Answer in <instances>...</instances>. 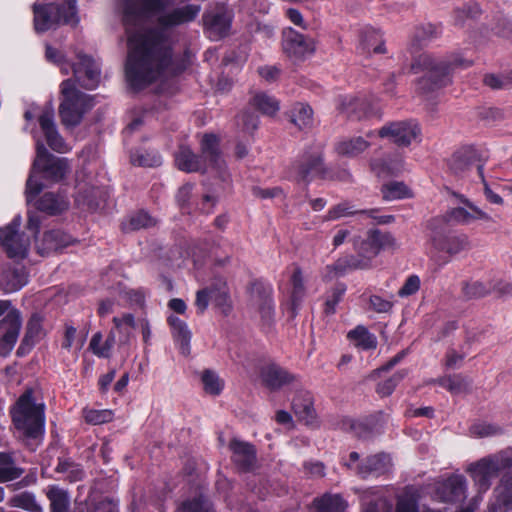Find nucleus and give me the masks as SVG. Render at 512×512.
<instances>
[{
    "mask_svg": "<svg viewBox=\"0 0 512 512\" xmlns=\"http://www.w3.org/2000/svg\"><path fill=\"white\" fill-rule=\"evenodd\" d=\"M461 201L470 209V211L464 207L453 208L447 213L446 216L443 217L446 219V223L448 221H455L461 224H470L473 220L476 219H481L488 222L493 221L491 216L473 205L468 199L461 197Z\"/></svg>",
    "mask_w": 512,
    "mask_h": 512,
    "instance_id": "nucleus-25",
    "label": "nucleus"
},
{
    "mask_svg": "<svg viewBox=\"0 0 512 512\" xmlns=\"http://www.w3.org/2000/svg\"><path fill=\"white\" fill-rule=\"evenodd\" d=\"M470 431L478 437H487L497 435L502 432L501 428L489 423H475L471 426Z\"/></svg>",
    "mask_w": 512,
    "mask_h": 512,
    "instance_id": "nucleus-63",
    "label": "nucleus"
},
{
    "mask_svg": "<svg viewBox=\"0 0 512 512\" xmlns=\"http://www.w3.org/2000/svg\"><path fill=\"white\" fill-rule=\"evenodd\" d=\"M250 104L267 116H274L280 109L278 100L264 92L256 93L250 99Z\"/></svg>",
    "mask_w": 512,
    "mask_h": 512,
    "instance_id": "nucleus-40",
    "label": "nucleus"
},
{
    "mask_svg": "<svg viewBox=\"0 0 512 512\" xmlns=\"http://www.w3.org/2000/svg\"><path fill=\"white\" fill-rule=\"evenodd\" d=\"M420 133L421 129L416 122L405 120L385 124L379 129L378 136L389 139L399 147H407Z\"/></svg>",
    "mask_w": 512,
    "mask_h": 512,
    "instance_id": "nucleus-14",
    "label": "nucleus"
},
{
    "mask_svg": "<svg viewBox=\"0 0 512 512\" xmlns=\"http://www.w3.org/2000/svg\"><path fill=\"white\" fill-rule=\"evenodd\" d=\"M228 447L232 452L231 461L238 471L248 473L257 468V451L253 444L234 438Z\"/></svg>",
    "mask_w": 512,
    "mask_h": 512,
    "instance_id": "nucleus-18",
    "label": "nucleus"
},
{
    "mask_svg": "<svg viewBox=\"0 0 512 512\" xmlns=\"http://www.w3.org/2000/svg\"><path fill=\"white\" fill-rule=\"evenodd\" d=\"M393 467L391 456L385 452L367 456L357 466V474L361 478H367L370 475L382 476L388 474Z\"/></svg>",
    "mask_w": 512,
    "mask_h": 512,
    "instance_id": "nucleus-21",
    "label": "nucleus"
},
{
    "mask_svg": "<svg viewBox=\"0 0 512 512\" xmlns=\"http://www.w3.org/2000/svg\"><path fill=\"white\" fill-rule=\"evenodd\" d=\"M350 428L360 439H368L382 432V426L375 418L352 422Z\"/></svg>",
    "mask_w": 512,
    "mask_h": 512,
    "instance_id": "nucleus-42",
    "label": "nucleus"
},
{
    "mask_svg": "<svg viewBox=\"0 0 512 512\" xmlns=\"http://www.w3.org/2000/svg\"><path fill=\"white\" fill-rule=\"evenodd\" d=\"M327 169L323 159V146L309 147L290 168V176L297 182L310 183L315 178H324Z\"/></svg>",
    "mask_w": 512,
    "mask_h": 512,
    "instance_id": "nucleus-9",
    "label": "nucleus"
},
{
    "mask_svg": "<svg viewBox=\"0 0 512 512\" xmlns=\"http://www.w3.org/2000/svg\"><path fill=\"white\" fill-rule=\"evenodd\" d=\"M38 121L48 146L58 153L66 152L65 141L58 133L54 121V109L51 103L45 106Z\"/></svg>",
    "mask_w": 512,
    "mask_h": 512,
    "instance_id": "nucleus-19",
    "label": "nucleus"
},
{
    "mask_svg": "<svg viewBox=\"0 0 512 512\" xmlns=\"http://www.w3.org/2000/svg\"><path fill=\"white\" fill-rule=\"evenodd\" d=\"M129 225L131 230H138L155 225V221L147 212L140 211L131 216Z\"/></svg>",
    "mask_w": 512,
    "mask_h": 512,
    "instance_id": "nucleus-61",
    "label": "nucleus"
},
{
    "mask_svg": "<svg viewBox=\"0 0 512 512\" xmlns=\"http://www.w3.org/2000/svg\"><path fill=\"white\" fill-rule=\"evenodd\" d=\"M381 192L383 199L387 201L412 196L410 189L403 182L399 181H391L384 184L381 188Z\"/></svg>",
    "mask_w": 512,
    "mask_h": 512,
    "instance_id": "nucleus-46",
    "label": "nucleus"
},
{
    "mask_svg": "<svg viewBox=\"0 0 512 512\" xmlns=\"http://www.w3.org/2000/svg\"><path fill=\"white\" fill-rule=\"evenodd\" d=\"M282 46L285 54L294 61H302L315 51L313 39L292 28L283 31Z\"/></svg>",
    "mask_w": 512,
    "mask_h": 512,
    "instance_id": "nucleus-16",
    "label": "nucleus"
},
{
    "mask_svg": "<svg viewBox=\"0 0 512 512\" xmlns=\"http://www.w3.org/2000/svg\"><path fill=\"white\" fill-rule=\"evenodd\" d=\"M34 29L43 33L61 24L77 25L76 0H67L62 3H47L33 5Z\"/></svg>",
    "mask_w": 512,
    "mask_h": 512,
    "instance_id": "nucleus-8",
    "label": "nucleus"
},
{
    "mask_svg": "<svg viewBox=\"0 0 512 512\" xmlns=\"http://www.w3.org/2000/svg\"><path fill=\"white\" fill-rule=\"evenodd\" d=\"M437 382L452 394L466 393L470 389V381L462 375L443 377Z\"/></svg>",
    "mask_w": 512,
    "mask_h": 512,
    "instance_id": "nucleus-47",
    "label": "nucleus"
},
{
    "mask_svg": "<svg viewBox=\"0 0 512 512\" xmlns=\"http://www.w3.org/2000/svg\"><path fill=\"white\" fill-rule=\"evenodd\" d=\"M72 242L73 239L69 234L57 229L50 230L44 233L39 249L42 254H49L70 245Z\"/></svg>",
    "mask_w": 512,
    "mask_h": 512,
    "instance_id": "nucleus-31",
    "label": "nucleus"
},
{
    "mask_svg": "<svg viewBox=\"0 0 512 512\" xmlns=\"http://www.w3.org/2000/svg\"><path fill=\"white\" fill-rule=\"evenodd\" d=\"M202 383L206 393L211 395H218L223 389V381L218 377V375L211 371L205 370L202 374Z\"/></svg>",
    "mask_w": 512,
    "mask_h": 512,
    "instance_id": "nucleus-55",
    "label": "nucleus"
},
{
    "mask_svg": "<svg viewBox=\"0 0 512 512\" xmlns=\"http://www.w3.org/2000/svg\"><path fill=\"white\" fill-rule=\"evenodd\" d=\"M22 326L21 313L18 309L10 310L0 321V356H7L17 342Z\"/></svg>",
    "mask_w": 512,
    "mask_h": 512,
    "instance_id": "nucleus-17",
    "label": "nucleus"
},
{
    "mask_svg": "<svg viewBox=\"0 0 512 512\" xmlns=\"http://www.w3.org/2000/svg\"><path fill=\"white\" fill-rule=\"evenodd\" d=\"M345 292L346 285L344 283H337L329 290L324 303V313L327 316L336 312V306L342 300Z\"/></svg>",
    "mask_w": 512,
    "mask_h": 512,
    "instance_id": "nucleus-52",
    "label": "nucleus"
},
{
    "mask_svg": "<svg viewBox=\"0 0 512 512\" xmlns=\"http://www.w3.org/2000/svg\"><path fill=\"white\" fill-rule=\"evenodd\" d=\"M511 467L512 452L510 450H502L472 463L467 469V472L470 473L474 484L478 489V495L472 499L471 504L466 508L460 509L458 512H474L478 508V501L482 499L480 494L486 492L490 488L492 480L500 471Z\"/></svg>",
    "mask_w": 512,
    "mask_h": 512,
    "instance_id": "nucleus-5",
    "label": "nucleus"
},
{
    "mask_svg": "<svg viewBox=\"0 0 512 512\" xmlns=\"http://www.w3.org/2000/svg\"><path fill=\"white\" fill-rule=\"evenodd\" d=\"M177 167L185 172H205L207 167L224 178L226 164L219 148V138L214 134H204L201 140V154H195L189 147L181 146L175 156Z\"/></svg>",
    "mask_w": 512,
    "mask_h": 512,
    "instance_id": "nucleus-4",
    "label": "nucleus"
},
{
    "mask_svg": "<svg viewBox=\"0 0 512 512\" xmlns=\"http://www.w3.org/2000/svg\"><path fill=\"white\" fill-rule=\"evenodd\" d=\"M422 489L413 485L406 486L397 498L395 512H419Z\"/></svg>",
    "mask_w": 512,
    "mask_h": 512,
    "instance_id": "nucleus-32",
    "label": "nucleus"
},
{
    "mask_svg": "<svg viewBox=\"0 0 512 512\" xmlns=\"http://www.w3.org/2000/svg\"><path fill=\"white\" fill-rule=\"evenodd\" d=\"M354 246L358 253L357 256L361 260H367L368 268H370L371 260L379 254L377 247L373 244L370 237L367 235L366 239L355 240Z\"/></svg>",
    "mask_w": 512,
    "mask_h": 512,
    "instance_id": "nucleus-54",
    "label": "nucleus"
},
{
    "mask_svg": "<svg viewBox=\"0 0 512 512\" xmlns=\"http://www.w3.org/2000/svg\"><path fill=\"white\" fill-rule=\"evenodd\" d=\"M61 95L59 116L62 124L67 127L78 126L84 115L94 106V97L77 89L72 79L61 83Z\"/></svg>",
    "mask_w": 512,
    "mask_h": 512,
    "instance_id": "nucleus-7",
    "label": "nucleus"
},
{
    "mask_svg": "<svg viewBox=\"0 0 512 512\" xmlns=\"http://www.w3.org/2000/svg\"><path fill=\"white\" fill-rule=\"evenodd\" d=\"M171 4L172 0H116L128 42L125 75L134 91L184 70L173 59L167 30L194 21L201 7L187 4L166 11Z\"/></svg>",
    "mask_w": 512,
    "mask_h": 512,
    "instance_id": "nucleus-1",
    "label": "nucleus"
},
{
    "mask_svg": "<svg viewBox=\"0 0 512 512\" xmlns=\"http://www.w3.org/2000/svg\"><path fill=\"white\" fill-rule=\"evenodd\" d=\"M42 318L38 314H33L27 322L24 337L37 342L42 333Z\"/></svg>",
    "mask_w": 512,
    "mask_h": 512,
    "instance_id": "nucleus-59",
    "label": "nucleus"
},
{
    "mask_svg": "<svg viewBox=\"0 0 512 512\" xmlns=\"http://www.w3.org/2000/svg\"><path fill=\"white\" fill-rule=\"evenodd\" d=\"M472 61L459 54H452L443 59H436L428 53L413 56L411 70L414 73L427 71L416 82V93L430 99L434 92L451 83V72L456 68H468Z\"/></svg>",
    "mask_w": 512,
    "mask_h": 512,
    "instance_id": "nucleus-2",
    "label": "nucleus"
},
{
    "mask_svg": "<svg viewBox=\"0 0 512 512\" xmlns=\"http://www.w3.org/2000/svg\"><path fill=\"white\" fill-rule=\"evenodd\" d=\"M77 63H73L72 72L75 83L87 90L95 89L101 78V69L99 63L90 55L78 51L76 53Z\"/></svg>",
    "mask_w": 512,
    "mask_h": 512,
    "instance_id": "nucleus-12",
    "label": "nucleus"
},
{
    "mask_svg": "<svg viewBox=\"0 0 512 512\" xmlns=\"http://www.w3.org/2000/svg\"><path fill=\"white\" fill-rule=\"evenodd\" d=\"M467 483L463 475L454 474L433 485V498L442 503H461L466 497Z\"/></svg>",
    "mask_w": 512,
    "mask_h": 512,
    "instance_id": "nucleus-13",
    "label": "nucleus"
},
{
    "mask_svg": "<svg viewBox=\"0 0 512 512\" xmlns=\"http://www.w3.org/2000/svg\"><path fill=\"white\" fill-rule=\"evenodd\" d=\"M292 290H291V303H290V309H291V316L295 317L296 311L301 305L305 294H306V288L304 285V277L302 274V270L300 267H295L294 271L290 278Z\"/></svg>",
    "mask_w": 512,
    "mask_h": 512,
    "instance_id": "nucleus-35",
    "label": "nucleus"
},
{
    "mask_svg": "<svg viewBox=\"0 0 512 512\" xmlns=\"http://www.w3.org/2000/svg\"><path fill=\"white\" fill-rule=\"evenodd\" d=\"M348 338L355 341L357 346L365 350L374 349L377 345L375 336L364 326H357L355 329L351 330L348 333Z\"/></svg>",
    "mask_w": 512,
    "mask_h": 512,
    "instance_id": "nucleus-48",
    "label": "nucleus"
},
{
    "mask_svg": "<svg viewBox=\"0 0 512 512\" xmlns=\"http://www.w3.org/2000/svg\"><path fill=\"white\" fill-rule=\"evenodd\" d=\"M431 229V241L433 247L448 254L455 256L462 251L470 249V241L467 235L457 234L448 230L445 218H433L428 222Z\"/></svg>",
    "mask_w": 512,
    "mask_h": 512,
    "instance_id": "nucleus-10",
    "label": "nucleus"
},
{
    "mask_svg": "<svg viewBox=\"0 0 512 512\" xmlns=\"http://www.w3.org/2000/svg\"><path fill=\"white\" fill-rule=\"evenodd\" d=\"M479 162L476 150L465 147L456 151L448 161V167L455 176H464L470 168Z\"/></svg>",
    "mask_w": 512,
    "mask_h": 512,
    "instance_id": "nucleus-26",
    "label": "nucleus"
},
{
    "mask_svg": "<svg viewBox=\"0 0 512 512\" xmlns=\"http://www.w3.org/2000/svg\"><path fill=\"white\" fill-rule=\"evenodd\" d=\"M168 323L172 329V335L179 345L181 354L187 356L190 353L191 332L187 324L179 317L171 315L168 317Z\"/></svg>",
    "mask_w": 512,
    "mask_h": 512,
    "instance_id": "nucleus-30",
    "label": "nucleus"
},
{
    "mask_svg": "<svg viewBox=\"0 0 512 512\" xmlns=\"http://www.w3.org/2000/svg\"><path fill=\"white\" fill-rule=\"evenodd\" d=\"M28 282V275L23 265L19 263L5 264L0 271V288L5 293L20 290Z\"/></svg>",
    "mask_w": 512,
    "mask_h": 512,
    "instance_id": "nucleus-22",
    "label": "nucleus"
},
{
    "mask_svg": "<svg viewBox=\"0 0 512 512\" xmlns=\"http://www.w3.org/2000/svg\"><path fill=\"white\" fill-rule=\"evenodd\" d=\"M490 291V286L481 281H465L462 283V294L466 300L485 297Z\"/></svg>",
    "mask_w": 512,
    "mask_h": 512,
    "instance_id": "nucleus-51",
    "label": "nucleus"
},
{
    "mask_svg": "<svg viewBox=\"0 0 512 512\" xmlns=\"http://www.w3.org/2000/svg\"><path fill=\"white\" fill-rule=\"evenodd\" d=\"M69 206L66 198L53 192L44 193L36 202L37 210L49 215H57L67 210Z\"/></svg>",
    "mask_w": 512,
    "mask_h": 512,
    "instance_id": "nucleus-29",
    "label": "nucleus"
},
{
    "mask_svg": "<svg viewBox=\"0 0 512 512\" xmlns=\"http://www.w3.org/2000/svg\"><path fill=\"white\" fill-rule=\"evenodd\" d=\"M238 125L243 132L252 134L259 126V117L251 112H243L239 116Z\"/></svg>",
    "mask_w": 512,
    "mask_h": 512,
    "instance_id": "nucleus-62",
    "label": "nucleus"
},
{
    "mask_svg": "<svg viewBox=\"0 0 512 512\" xmlns=\"http://www.w3.org/2000/svg\"><path fill=\"white\" fill-rule=\"evenodd\" d=\"M420 278L417 275H410L398 291L399 297H408L415 294L420 288Z\"/></svg>",
    "mask_w": 512,
    "mask_h": 512,
    "instance_id": "nucleus-64",
    "label": "nucleus"
},
{
    "mask_svg": "<svg viewBox=\"0 0 512 512\" xmlns=\"http://www.w3.org/2000/svg\"><path fill=\"white\" fill-rule=\"evenodd\" d=\"M289 120L299 130H305L313 124V110L305 103L297 102L287 112Z\"/></svg>",
    "mask_w": 512,
    "mask_h": 512,
    "instance_id": "nucleus-34",
    "label": "nucleus"
},
{
    "mask_svg": "<svg viewBox=\"0 0 512 512\" xmlns=\"http://www.w3.org/2000/svg\"><path fill=\"white\" fill-rule=\"evenodd\" d=\"M46 497L50 502L51 512H68L70 495L67 490L57 485H50L46 490Z\"/></svg>",
    "mask_w": 512,
    "mask_h": 512,
    "instance_id": "nucleus-37",
    "label": "nucleus"
},
{
    "mask_svg": "<svg viewBox=\"0 0 512 512\" xmlns=\"http://www.w3.org/2000/svg\"><path fill=\"white\" fill-rule=\"evenodd\" d=\"M130 160L133 165L141 167H158L162 164V157L156 150H136L131 153Z\"/></svg>",
    "mask_w": 512,
    "mask_h": 512,
    "instance_id": "nucleus-43",
    "label": "nucleus"
},
{
    "mask_svg": "<svg viewBox=\"0 0 512 512\" xmlns=\"http://www.w3.org/2000/svg\"><path fill=\"white\" fill-rule=\"evenodd\" d=\"M368 236L377 247L378 252L382 249L393 247L395 245V239L390 233H383L376 229L370 230L368 232Z\"/></svg>",
    "mask_w": 512,
    "mask_h": 512,
    "instance_id": "nucleus-58",
    "label": "nucleus"
},
{
    "mask_svg": "<svg viewBox=\"0 0 512 512\" xmlns=\"http://www.w3.org/2000/svg\"><path fill=\"white\" fill-rule=\"evenodd\" d=\"M370 103L365 97L343 96L339 98L340 114L350 120H360L370 112Z\"/></svg>",
    "mask_w": 512,
    "mask_h": 512,
    "instance_id": "nucleus-24",
    "label": "nucleus"
},
{
    "mask_svg": "<svg viewBox=\"0 0 512 512\" xmlns=\"http://www.w3.org/2000/svg\"><path fill=\"white\" fill-rule=\"evenodd\" d=\"M292 407L299 420L304 421L307 425L314 422L315 410L310 397L294 399Z\"/></svg>",
    "mask_w": 512,
    "mask_h": 512,
    "instance_id": "nucleus-45",
    "label": "nucleus"
},
{
    "mask_svg": "<svg viewBox=\"0 0 512 512\" xmlns=\"http://www.w3.org/2000/svg\"><path fill=\"white\" fill-rule=\"evenodd\" d=\"M370 169L378 177L396 175L402 169V161L400 159L375 158L370 160Z\"/></svg>",
    "mask_w": 512,
    "mask_h": 512,
    "instance_id": "nucleus-39",
    "label": "nucleus"
},
{
    "mask_svg": "<svg viewBox=\"0 0 512 512\" xmlns=\"http://www.w3.org/2000/svg\"><path fill=\"white\" fill-rule=\"evenodd\" d=\"M361 38L363 49L367 52L373 51L377 54L385 53L384 40L379 30L372 27L365 28Z\"/></svg>",
    "mask_w": 512,
    "mask_h": 512,
    "instance_id": "nucleus-41",
    "label": "nucleus"
},
{
    "mask_svg": "<svg viewBox=\"0 0 512 512\" xmlns=\"http://www.w3.org/2000/svg\"><path fill=\"white\" fill-rule=\"evenodd\" d=\"M370 143L363 137H352L339 141L336 144V152L345 157H356L368 149Z\"/></svg>",
    "mask_w": 512,
    "mask_h": 512,
    "instance_id": "nucleus-36",
    "label": "nucleus"
},
{
    "mask_svg": "<svg viewBox=\"0 0 512 512\" xmlns=\"http://www.w3.org/2000/svg\"><path fill=\"white\" fill-rule=\"evenodd\" d=\"M261 378L265 386L271 390H278L298 381L296 374L274 363L261 370Z\"/></svg>",
    "mask_w": 512,
    "mask_h": 512,
    "instance_id": "nucleus-23",
    "label": "nucleus"
},
{
    "mask_svg": "<svg viewBox=\"0 0 512 512\" xmlns=\"http://www.w3.org/2000/svg\"><path fill=\"white\" fill-rule=\"evenodd\" d=\"M55 471L65 474V480L70 483L82 481L85 477V471L82 465L69 458H59Z\"/></svg>",
    "mask_w": 512,
    "mask_h": 512,
    "instance_id": "nucleus-38",
    "label": "nucleus"
},
{
    "mask_svg": "<svg viewBox=\"0 0 512 512\" xmlns=\"http://www.w3.org/2000/svg\"><path fill=\"white\" fill-rule=\"evenodd\" d=\"M44 410L43 403L34 401L32 390H26L12 410L13 423L25 437L36 439L44 433Z\"/></svg>",
    "mask_w": 512,
    "mask_h": 512,
    "instance_id": "nucleus-6",
    "label": "nucleus"
},
{
    "mask_svg": "<svg viewBox=\"0 0 512 512\" xmlns=\"http://www.w3.org/2000/svg\"><path fill=\"white\" fill-rule=\"evenodd\" d=\"M71 166L67 158L58 157L50 153L43 143L36 144V157L33 161L29 177L26 181V199L31 203L43 190L44 183L54 184L66 178Z\"/></svg>",
    "mask_w": 512,
    "mask_h": 512,
    "instance_id": "nucleus-3",
    "label": "nucleus"
},
{
    "mask_svg": "<svg viewBox=\"0 0 512 512\" xmlns=\"http://www.w3.org/2000/svg\"><path fill=\"white\" fill-rule=\"evenodd\" d=\"M495 503L491 505L490 512L498 509H512V471L504 473L494 489Z\"/></svg>",
    "mask_w": 512,
    "mask_h": 512,
    "instance_id": "nucleus-27",
    "label": "nucleus"
},
{
    "mask_svg": "<svg viewBox=\"0 0 512 512\" xmlns=\"http://www.w3.org/2000/svg\"><path fill=\"white\" fill-rule=\"evenodd\" d=\"M84 419L87 423L92 425H100L112 420L113 414L110 410H94L85 409L83 411Z\"/></svg>",
    "mask_w": 512,
    "mask_h": 512,
    "instance_id": "nucleus-56",
    "label": "nucleus"
},
{
    "mask_svg": "<svg viewBox=\"0 0 512 512\" xmlns=\"http://www.w3.org/2000/svg\"><path fill=\"white\" fill-rule=\"evenodd\" d=\"M361 214V210H357L349 202L339 203L333 206L327 213V220H336L341 217Z\"/></svg>",
    "mask_w": 512,
    "mask_h": 512,
    "instance_id": "nucleus-57",
    "label": "nucleus"
},
{
    "mask_svg": "<svg viewBox=\"0 0 512 512\" xmlns=\"http://www.w3.org/2000/svg\"><path fill=\"white\" fill-rule=\"evenodd\" d=\"M20 225L21 219L17 216L10 224L0 228V244L9 258L24 259L28 254L30 238L19 232Z\"/></svg>",
    "mask_w": 512,
    "mask_h": 512,
    "instance_id": "nucleus-11",
    "label": "nucleus"
},
{
    "mask_svg": "<svg viewBox=\"0 0 512 512\" xmlns=\"http://www.w3.org/2000/svg\"><path fill=\"white\" fill-rule=\"evenodd\" d=\"M363 512H392L393 503L379 490L370 488L361 495Z\"/></svg>",
    "mask_w": 512,
    "mask_h": 512,
    "instance_id": "nucleus-28",
    "label": "nucleus"
},
{
    "mask_svg": "<svg viewBox=\"0 0 512 512\" xmlns=\"http://www.w3.org/2000/svg\"><path fill=\"white\" fill-rule=\"evenodd\" d=\"M439 34L438 27L430 23L417 27L410 47L411 53L413 54L418 46L437 38Z\"/></svg>",
    "mask_w": 512,
    "mask_h": 512,
    "instance_id": "nucleus-44",
    "label": "nucleus"
},
{
    "mask_svg": "<svg viewBox=\"0 0 512 512\" xmlns=\"http://www.w3.org/2000/svg\"><path fill=\"white\" fill-rule=\"evenodd\" d=\"M407 376V370L402 369L395 372L390 378L379 382L376 387V392L381 397H387L393 393L398 384Z\"/></svg>",
    "mask_w": 512,
    "mask_h": 512,
    "instance_id": "nucleus-53",
    "label": "nucleus"
},
{
    "mask_svg": "<svg viewBox=\"0 0 512 512\" xmlns=\"http://www.w3.org/2000/svg\"><path fill=\"white\" fill-rule=\"evenodd\" d=\"M317 512H344L348 508L347 501L341 494L325 493L312 502Z\"/></svg>",
    "mask_w": 512,
    "mask_h": 512,
    "instance_id": "nucleus-33",
    "label": "nucleus"
},
{
    "mask_svg": "<svg viewBox=\"0 0 512 512\" xmlns=\"http://www.w3.org/2000/svg\"><path fill=\"white\" fill-rule=\"evenodd\" d=\"M180 509V512H210L213 506L206 495L199 493L183 501Z\"/></svg>",
    "mask_w": 512,
    "mask_h": 512,
    "instance_id": "nucleus-49",
    "label": "nucleus"
},
{
    "mask_svg": "<svg viewBox=\"0 0 512 512\" xmlns=\"http://www.w3.org/2000/svg\"><path fill=\"white\" fill-rule=\"evenodd\" d=\"M10 505L27 511H33L36 507L34 496L28 492H23L12 497L10 499Z\"/></svg>",
    "mask_w": 512,
    "mask_h": 512,
    "instance_id": "nucleus-60",
    "label": "nucleus"
},
{
    "mask_svg": "<svg viewBox=\"0 0 512 512\" xmlns=\"http://www.w3.org/2000/svg\"><path fill=\"white\" fill-rule=\"evenodd\" d=\"M202 20L204 30L211 40L218 41L229 34L232 16L224 6L205 11Z\"/></svg>",
    "mask_w": 512,
    "mask_h": 512,
    "instance_id": "nucleus-15",
    "label": "nucleus"
},
{
    "mask_svg": "<svg viewBox=\"0 0 512 512\" xmlns=\"http://www.w3.org/2000/svg\"><path fill=\"white\" fill-rule=\"evenodd\" d=\"M332 267L336 273L343 274L350 270L368 269V262L361 260L358 256L347 255L339 258Z\"/></svg>",
    "mask_w": 512,
    "mask_h": 512,
    "instance_id": "nucleus-50",
    "label": "nucleus"
},
{
    "mask_svg": "<svg viewBox=\"0 0 512 512\" xmlns=\"http://www.w3.org/2000/svg\"><path fill=\"white\" fill-rule=\"evenodd\" d=\"M250 300L263 321L270 322L274 314L271 287L258 281L253 282L250 286Z\"/></svg>",
    "mask_w": 512,
    "mask_h": 512,
    "instance_id": "nucleus-20",
    "label": "nucleus"
}]
</instances>
